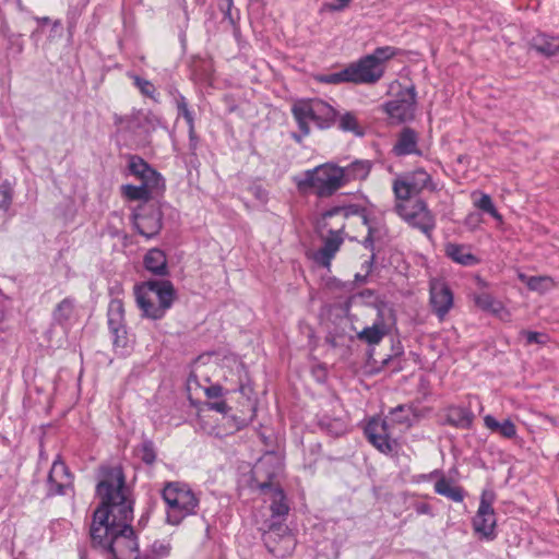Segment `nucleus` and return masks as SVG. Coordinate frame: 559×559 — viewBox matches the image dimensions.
I'll use <instances>...</instances> for the list:
<instances>
[{
    "instance_id": "f257e3e1",
    "label": "nucleus",
    "mask_w": 559,
    "mask_h": 559,
    "mask_svg": "<svg viewBox=\"0 0 559 559\" xmlns=\"http://www.w3.org/2000/svg\"><path fill=\"white\" fill-rule=\"evenodd\" d=\"M96 493L100 504L94 511L90 528L93 548L111 559H140L139 544L131 526L133 500L122 469H103Z\"/></svg>"
},
{
    "instance_id": "f03ea898",
    "label": "nucleus",
    "mask_w": 559,
    "mask_h": 559,
    "mask_svg": "<svg viewBox=\"0 0 559 559\" xmlns=\"http://www.w3.org/2000/svg\"><path fill=\"white\" fill-rule=\"evenodd\" d=\"M134 296L143 317L160 320L171 308L176 290L168 280L146 281L134 286Z\"/></svg>"
},
{
    "instance_id": "7ed1b4c3",
    "label": "nucleus",
    "mask_w": 559,
    "mask_h": 559,
    "mask_svg": "<svg viewBox=\"0 0 559 559\" xmlns=\"http://www.w3.org/2000/svg\"><path fill=\"white\" fill-rule=\"evenodd\" d=\"M292 115L299 129V133H293L292 138L301 143L311 132L310 122L321 130L329 129L335 122L337 111L320 98H308L296 100L292 105Z\"/></svg>"
},
{
    "instance_id": "20e7f679",
    "label": "nucleus",
    "mask_w": 559,
    "mask_h": 559,
    "mask_svg": "<svg viewBox=\"0 0 559 559\" xmlns=\"http://www.w3.org/2000/svg\"><path fill=\"white\" fill-rule=\"evenodd\" d=\"M162 497L166 503V522L170 525H179L186 518L198 512L200 498L186 483H166Z\"/></svg>"
},
{
    "instance_id": "39448f33",
    "label": "nucleus",
    "mask_w": 559,
    "mask_h": 559,
    "mask_svg": "<svg viewBox=\"0 0 559 559\" xmlns=\"http://www.w3.org/2000/svg\"><path fill=\"white\" fill-rule=\"evenodd\" d=\"M343 175L340 166L326 163L306 170L301 178H295V182L302 193L312 192L319 198H329L345 186Z\"/></svg>"
},
{
    "instance_id": "423d86ee",
    "label": "nucleus",
    "mask_w": 559,
    "mask_h": 559,
    "mask_svg": "<svg viewBox=\"0 0 559 559\" xmlns=\"http://www.w3.org/2000/svg\"><path fill=\"white\" fill-rule=\"evenodd\" d=\"M395 49L390 46L378 47L370 55L352 62L344 69L349 82L356 84H374L384 74L385 62L395 56Z\"/></svg>"
},
{
    "instance_id": "0eeeda50",
    "label": "nucleus",
    "mask_w": 559,
    "mask_h": 559,
    "mask_svg": "<svg viewBox=\"0 0 559 559\" xmlns=\"http://www.w3.org/2000/svg\"><path fill=\"white\" fill-rule=\"evenodd\" d=\"M352 216H358L364 225L368 227V235L364 239V246L367 249L373 248L374 233L376 230L370 225L365 209L358 205L348 206H336L326 211L320 221V227L322 230H326L329 234H334L337 227L342 226V236H344L345 221Z\"/></svg>"
},
{
    "instance_id": "6e6552de",
    "label": "nucleus",
    "mask_w": 559,
    "mask_h": 559,
    "mask_svg": "<svg viewBox=\"0 0 559 559\" xmlns=\"http://www.w3.org/2000/svg\"><path fill=\"white\" fill-rule=\"evenodd\" d=\"M283 472V463L275 453H266L252 467V485L260 493L280 486L278 477Z\"/></svg>"
},
{
    "instance_id": "1a4fd4ad",
    "label": "nucleus",
    "mask_w": 559,
    "mask_h": 559,
    "mask_svg": "<svg viewBox=\"0 0 559 559\" xmlns=\"http://www.w3.org/2000/svg\"><path fill=\"white\" fill-rule=\"evenodd\" d=\"M395 212L411 226L418 228L428 237L431 236L436 227V219L424 201L417 200L412 204L400 201L395 205Z\"/></svg>"
},
{
    "instance_id": "9d476101",
    "label": "nucleus",
    "mask_w": 559,
    "mask_h": 559,
    "mask_svg": "<svg viewBox=\"0 0 559 559\" xmlns=\"http://www.w3.org/2000/svg\"><path fill=\"white\" fill-rule=\"evenodd\" d=\"M437 189L431 176L418 168L393 182V192L399 201H408L412 195L421 193L424 190L435 191Z\"/></svg>"
},
{
    "instance_id": "9b49d317",
    "label": "nucleus",
    "mask_w": 559,
    "mask_h": 559,
    "mask_svg": "<svg viewBox=\"0 0 559 559\" xmlns=\"http://www.w3.org/2000/svg\"><path fill=\"white\" fill-rule=\"evenodd\" d=\"M263 542L267 550L280 558L289 556L296 546L294 535L289 532L288 526L282 522H272L269 525L267 531L263 533Z\"/></svg>"
},
{
    "instance_id": "f8f14e48",
    "label": "nucleus",
    "mask_w": 559,
    "mask_h": 559,
    "mask_svg": "<svg viewBox=\"0 0 559 559\" xmlns=\"http://www.w3.org/2000/svg\"><path fill=\"white\" fill-rule=\"evenodd\" d=\"M383 108L395 123L413 120L416 110L415 88L412 86L400 91L394 99L384 104Z\"/></svg>"
},
{
    "instance_id": "ddd939ff",
    "label": "nucleus",
    "mask_w": 559,
    "mask_h": 559,
    "mask_svg": "<svg viewBox=\"0 0 559 559\" xmlns=\"http://www.w3.org/2000/svg\"><path fill=\"white\" fill-rule=\"evenodd\" d=\"M493 495L484 491L476 515L473 519V528L480 537L492 540L496 537V515L492 508Z\"/></svg>"
},
{
    "instance_id": "4468645a",
    "label": "nucleus",
    "mask_w": 559,
    "mask_h": 559,
    "mask_svg": "<svg viewBox=\"0 0 559 559\" xmlns=\"http://www.w3.org/2000/svg\"><path fill=\"white\" fill-rule=\"evenodd\" d=\"M133 222L139 234L150 239L160 231L163 213L157 205L145 204L133 214Z\"/></svg>"
},
{
    "instance_id": "2eb2a0df",
    "label": "nucleus",
    "mask_w": 559,
    "mask_h": 559,
    "mask_svg": "<svg viewBox=\"0 0 559 559\" xmlns=\"http://www.w3.org/2000/svg\"><path fill=\"white\" fill-rule=\"evenodd\" d=\"M369 442L381 453L390 454L397 448V442L391 437L390 424L385 419L372 418L365 428Z\"/></svg>"
},
{
    "instance_id": "dca6fc26",
    "label": "nucleus",
    "mask_w": 559,
    "mask_h": 559,
    "mask_svg": "<svg viewBox=\"0 0 559 559\" xmlns=\"http://www.w3.org/2000/svg\"><path fill=\"white\" fill-rule=\"evenodd\" d=\"M429 302L436 316L443 320L453 307V294L448 284L439 278L429 283Z\"/></svg>"
},
{
    "instance_id": "f3484780",
    "label": "nucleus",
    "mask_w": 559,
    "mask_h": 559,
    "mask_svg": "<svg viewBox=\"0 0 559 559\" xmlns=\"http://www.w3.org/2000/svg\"><path fill=\"white\" fill-rule=\"evenodd\" d=\"M48 496L64 495L72 487V476L63 462L55 461L48 475Z\"/></svg>"
},
{
    "instance_id": "a211bd4d",
    "label": "nucleus",
    "mask_w": 559,
    "mask_h": 559,
    "mask_svg": "<svg viewBox=\"0 0 559 559\" xmlns=\"http://www.w3.org/2000/svg\"><path fill=\"white\" fill-rule=\"evenodd\" d=\"M344 241V236H342V226L340 225L335 233L329 234L323 237V246L314 253V260L318 264L329 269L332 262V259L335 257L336 252L340 250L342 243Z\"/></svg>"
},
{
    "instance_id": "6ab92c4d",
    "label": "nucleus",
    "mask_w": 559,
    "mask_h": 559,
    "mask_svg": "<svg viewBox=\"0 0 559 559\" xmlns=\"http://www.w3.org/2000/svg\"><path fill=\"white\" fill-rule=\"evenodd\" d=\"M425 477L437 479L435 483L436 493L443 496L454 502H462L464 500V489L457 486L454 480L447 478L441 471L435 469Z\"/></svg>"
},
{
    "instance_id": "aec40b11",
    "label": "nucleus",
    "mask_w": 559,
    "mask_h": 559,
    "mask_svg": "<svg viewBox=\"0 0 559 559\" xmlns=\"http://www.w3.org/2000/svg\"><path fill=\"white\" fill-rule=\"evenodd\" d=\"M129 170L132 175L140 178L146 185L160 186L164 188L163 177L154 170L142 157L138 155L129 156Z\"/></svg>"
},
{
    "instance_id": "412c9836",
    "label": "nucleus",
    "mask_w": 559,
    "mask_h": 559,
    "mask_svg": "<svg viewBox=\"0 0 559 559\" xmlns=\"http://www.w3.org/2000/svg\"><path fill=\"white\" fill-rule=\"evenodd\" d=\"M393 152L397 156L411 154L420 156L423 152L418 148V133L411 128H404L397 136Z\"/></svg>"
},
{
    "instance_id": "4be33fe9",
    "label": "nucleus",
    "mask_w": 559,
    "mask_h": 559,
    "mask_svg": "<svg viewBox=\"0 0 559 559\" xmlns=\"http://www.w3.org/2000/svg\"><path fill=\"white\" fill-rule=\"evenodd\" d=\"M265 501H270V510L272 518H285L289 512V506L283 488L280 486L273 487L262 493Z\"/></svg>"
},
{
    "instance_id": "5701e85b",
    "label": "nucleus",
    "mask_w": 559,
    "mask_h": 559,
    "mask_svg": "<svg viewBox=\"0 0 559 559\" xmlns=\"http://www.w3.org/2000/svg\"><path fill=\"white\" fill-rule=\"evenodd\" d=\"M146 271L157 276H166L168 274L167 258L163 250L158 248L150 249L143 259Z\"/></svg>"
},
{
    "instance_id": "b1692460",
    "label": "nucleus",
    "mask_w": 559,
    "mask_h": 559,
    "mask_svg": "<svg viewBox=\"0 0 559 559\" xmlns=\"http://www.w3.org/2000/svg\"><path fill=\"white\" fill-rule=\"evenodd\" d=\"M474 421V414L463 406H449L445 413V423L452 427L469 429Z\"/></svg>"
},
{
    "instance_id": "393cba45",
    "label": "nucleus",
    "mask_w": 559,
    "mask_h": 559,
    "mask_svg": "<svg viewBox=\"0 0 559 559\" xmlns=\"http://www.w3.org/2000/svg\"><path fill=\"white\" fill-rule=\"evenodd\" d=\"M531 46L540 55L551 58L559 56V36L544 33L537 34L531 40Z\"/></svg>"
},
{
    "instance_id": "a878e982",
    "label": "nucleus",
    "mask_w": 559,
    "mask_h": 559,
    "mask_svg": "<svg viewBox=\"0 0 559 559\" xmlns=\"http://www.w3.org/2000/svg\"><path fill=\"white\" fill-rule=\"evenodd\" d=\"M445 254L454 262L465 266L478 263V259L471 252L469 248L464 245L448 243L445 246Z\"/></svg>"
},
{
    "instance_id": "bb28decb",
    "label": "nucleus",
    "mask_w": 559,
    "mask_h": 559,
    "mask_svg": "<svg viewBox=\"0 0 559 559\" xmlns=\"http://www.w3.org/2000/svg\"><path fill=\"white\" fill-rule=\"evenodd\" d=\"M75 309V299L71 297H67L61 300L52 312V319L55 323L62 328H67L69 325L70 320L74 314Z\"/></svg>"
},
{
    "instance_id": "cd10ccee",
    "label": "nucleus",
    "mask_w": 559,
    "mask_h": 559,
    "mask_svg": "<svg viewBox=\"0 0 559 559\" xmlns=\"http://www.w3.org/2000/svg\"><path fill=\"white\" fill-rule=\"evenodd\" d=\"M344 171L343 181L346 185L350 180L366 179L370 173L371 164L368 160H355L346 167H341Z\"/></svg>"
},
{
    "instance_id": "c85d7f7f",
    "label": "nucleus",
    "mask_w": 559,
    "mask_h": 559,
    "mask_svg": "<svg viewBox=\"0 0 559 559\" xmlns=\"http://www.w3.org/2000/svg\"><path fill=\"white\" fill-rule=\"evenodd\" d=\"M484 424L487 429L492 432H498L503 438L512 439L516 436V427L510 419L499 423L493 416L486 415L484 417Z\"/></svg>"
},
{
    "instance_id": "c756f323",
    "label": "nucleus",
    "mask_w": 559,
    "mask_h": 559,
    "mask_svg": "<svg viewBox=\"0 0 559 559\" xmlns=\"http://www.w3.org/2000/svg\"><path fill=\"white\" fill-rule=\"evenodd\" d=\"M108 328L116 330L126 326L124 322V307L119 298L111 299L107 310Z\"/></svg>"
},
{
    "instance_id": "7c9ffc66",
    "label": "nucleus",
    "mask_w": 559,
    "mask_h": 559,
    "mask_svg": "<svg viewBox=\"0 0 559 559\" xmlns=\"http://www.w3.org/2000/svg\"><path fill=\"white\" fill-rule=\"evenodd\" d=\"M171 549L170 539H157L145 549L142 556L140 555V559H165L170 555Z\"/></svg>"
},
{
    "instance_id": "2f4dec72",
    "label": "nucleus",
    "mask_w": 559,
    "mask_h": 559,
    "mask_svg": "<svg viewBox=\"0 0 559 559\" xmlns=\"http://www.w3.org/2000/svg\"><path fill=\"white\" fill-rule=\"evenodd\" d=\"M386 333L388 331L383 323H374L373 325L367 326L362 331L358 332L357 336L360 341L370 345H377L382 341Z\"/></svg>"
},
{
    "instance_id": "473e14b6",
    "label": "nucleus",
    "mask_w": 559,
    "mask_h": 559,
    "mask_svg": "<svg viewBox=\"0 0 559 559\" xmlns=\"http://www.w3.org/2000/svg\"><path fill=\"white\" fill-rule=\"evenodd\" d=\"M338 128L344 132H352L356 136H364L365 130L355 112L347 111L340 116Z\"/></svg>"
},
{
    "instance_id": "72a5a7b5",
    "label": "nucleus",
    "mask_w": 559,
    "mask_h": 559,
    "mask_svg": "<svg viewBox=\"0 0 559 559\" xmlns=\"http://www.w3.org/2000/svg\"><path fill=\"white\" fill-rule=\"evenodd\" d=\"M159 186L146 185L143 182L141 186L127 185L122 187L123 195L129 200H148L152 190Z\"/></svg>"
},
{
    "instance_id": "f704fd0d",
    "label": "nucleus",
    "mask_w": 559,
    "mask_h": 559,
    "mask_svg": "<svg viewBox=\"0 0 559 559\" xmlns=\"http://www.w3.org/2000/svg\"><path fill=\"white\" fill-rule=\"evenodd\" d=\"M130 78L133 80L134 85L140 90L142 95L150 97L155 103H159V94L151 81L142 79L139 75H130Z\"/></svg>"
},
{
    "instance_id": "c9c22d12",
    "label": "nucleus",
    "mask_w": 559,
    "mask_h": 559,
    "mask_svg": "<svg viewBox=\"0 0 559 559\" xmlns=\"http://www.w3.org/2000/svg\"><path fill=\"white\" fill-rule=\"evenodd\" d=\"M174 102L178 110V116L183 117L188 127L192 130V122H194V118L192 111L189 109L186 97L179 92H176L174 94Z\"/></svg>"
},
{
    "instance_id": "e433bc0d",
    "label": "nucleus",
    "mask_w": 559,
    "mask_h": 559,
    "mask_svg": "<svg viewBox=\"0 0 559 559\" xmlns=\"http://www.w3.org/2000/svg\"><path fill=\"white\" fill-rule=\"evenodd\" d=\"M520 278L522 281H524L527 285V287L532 290H545V289H548L551 284H552V281L550 277H547V276H531V277H526L524 275H520Z\"/></svg>"
},
{
    "instance_id": "4c0bfd02",
    "label": "nucleus",
    "mask_w": 559,
    "mask_h": 559,
    "mask_svg": "<svg viewBox=\"0 0 559 559\" xmlns=\"http://www.w3.org/2000/svg\"><path fill=\"white\" fill-rule=\"evenodd\" d=\"M411 407L406 405H399L393 408L390 413L391 421L394 424L404 425L405 427H409L411 424Z\"/></svg>"
},
{
    "instance_id": "58836bf2",
    "label": "nucleus",
    "mask_w": 559,
    "mask_h": 559,
    "mask_svg": "<svg viewBox=\"0 0 559 559\" xmlns=\"http://www.w3.org/2000/svg\"><path fill=\"white\" fill-rule=\"evenodd\" d=\"M475 206H477L479 210L490 214L495 219L502 221V216L499 214V212L495 207L489 194L483 193L480 195V198L477 201H475Z\"/></svg>"
},
{
    "instance_id": "ea45409f",
    "label": "nucleus",
    "mask_w": 559,
    "mask_h": 559,
    "mask_svg": "<svg viewBox=\"0 0 559 559\" xmlns=\"http://www.w3.org/2000/svg\"><path fill=\"white\" fill-rule=\"evenodd\" d=\"M140 459L147 465H152L156 461V452L154 443L151 440H144L139 449Z\"/></svg>"
},
{
    "instance_id": "a19ab883",
    "label": "nucleus",
    "mask_w": 559,
    "mask_h": 559,
    "mask_svg": "<svg viewBox=\"0 0 559 559\" xmlns=\"http://www.w3.org/2000/svg\"><path fill=\"white\" fill-rule=\"evenodd\" d=\"M13 190L8 181L0 183V211L8 212L12 204Z\"/></svg>"
},
{
    "instance_id": "79ce46f5",
    "label": "nucleus",
    "mask_w": 559,
    "mask_h": 559,
    "mask_svg": "<svg viewBox=\"0 0 559 559\" xmlns=\"http://www.w3.org/2000/svg\"><path fill=\"white\" fill-rule=\"evenodd\" d=\"M314 79L320 83L325 84H340L343 82H349V76L344 74V70L329 74H318Z\"/></svg>"
},
{
    "instance_id": "37998d69",
    "label": "nucleus",
    "mask_w": 559,
    "mask_h": 559,
    "mask_svg": "<svg viewBox=\"0 0 559 559\" xmlns=\"http://www.w3.org/2000/svg\"><path fill=\"white\" fill-rule=\"evenodd\" d=\"M112 335V344L116 348L124 349L129 345V337L127 326L120 328L119 331L115 329L109 330Z\"/></svg>"
},
{
    "instance_id": "c03bdc74",
    "label": "nucleus",
    "mask_w": 559,
    "mask_h": 559,
    "mask_svg": "<svg viewBox=\"0 0 559 559\" xmlns=\"http://www.w3.org/2000/svg\"><path fill=\"white\" fill-rule=\"evenodd\" d=\"M475 304L484 310H490L493 312L499 311V309L501 308L500 304L495 301L492 297L488 294H481L476 296Z\"/></svg>"
},
{
    "instance_id": "a18cd8bd",
    "label": "nucleus",
    "mask_w": 559,
    "mask_h": 559,
    "mask_svg": "<svg viewBox=\"0 0 559 559\" xmlns=\"http://www.w3.org/2000/svg\"><path fill=\"white\" fill-rule=\"evenodd\" d=\"M140 124L145 128L147 132L156 130L160 126V118L152 111L141 115Z\"/></svg>"
},
{
    "instance_id": "49530a36",
    "label": "nucleus",
    "mask_w": 559,
    "mask_h": 559,
    "mask_svg": "<svg viewBox=\"0 0 559 559\" xmlns=\"http://www.w3.org/2000/svg\"><path fill=\"white\" fill-rule=\"evenodd\" d=\"M520 334L526 338V345H544L549 341V336L546 333L523 330Z\"/></svg>"
},
{
    "instance_id": "de8ad7c7",
    "label": "nucleus",
    "mask_w": 559,
    "mask_h": 559,
    "mask_svg": "<svg viewBox=\"0 0 559 559\" xmlns=\"http://www.w3.org/2000/svg\"><path fill=\"white\" fill-rule=\"evenodd\" d=\"M335 1H336L335 4H332V3L324 4L323 9L330 10V11H342L346 7H348V4L350 3L352 0H335Z\"/></svg>"
},
{
    "instance_id": "09e8293b",
    "label": "nucleus",
    "mask_w": 559,
    "mask_h": 559,
    "mask_svg": "<svg viewBox=\"0 0 559 559\" xmlns=\"http://www.w3.org/2000/svg\"><path fill=\"white\" fill-rule=\"evenodd\" d=\"M209 408L221 414H226L229 411V407L225 401L209 403Z\"/></svg>"
},
{
    "instance_id": "8fccbe9b",
    "label": "nucleus",
    "mask_w": 559,
    "mask_h": 559,
    "mask_svg": "<svg viewBox=\"0 0 559 559\" xmlns=\"http://www.w3.org/2000/svg\"><path fill=\"white\" fill-rule=\"evenodd\" d=\"M224 393V390L221 385H211L206 388L205 394L209 399H217L221 397Z\"/></svg>"
},
{
    "instance_id": "3c124183",
    "label": "nucleus",
    "mask_w": 559,
    "mask_h": 559,
    "mask_svg": "<svg viewBox=\"0 0 559 559\" xmlns=\"http://www.w3.org/2000/svg\"><path fill=\"white\" fill-rule=\"evenodd\" d=\"M332 427H334V428H335V431H334V432H335L336 435H338L340 432H342V431H343V424H342L340 420H335V421H333V423L329 424V425L326 426V429H328L329 431H332V430H331V428H332Z\"/></svg>"
},
{
    "instance_id": "603ef678",
    "label": "nucleus",
    "mask_w": 559,
    "mask_h": 559,
    "mask_svg": "<svg viewBox=\"0 0 559 559\" xmlns=\"http://www.w3.org/2000/svg\"><path fill=\"white\" fill-rule=\"evenodd\" d=\"M416 512L418 514H428L430 513V506L427 503H420L416 506Z\"/></svg>"
},
{
    "instance_id": "864d4df0",
    "label": "nucleus",
    "mask_w": 559,
    "mask_h": 559,
    "mask_svg": "<svg viewBox=\"0 0 559 559\" xmlns=\"http://www.w3.org/2000/svg\"><path fill=\"white\" fill-rule=\"evenodd\" d=\"M189 138H190V142H191V148L195 150L197 136H195V131H194V122H192V133H191V129L189 128Z\"/></svg>"
},
{
    "instance_id": "5fc2aeb1",
    "label": "nucleus",
    "mask_w": 559,
    "mask_h": 559,
    "mask_svg": "<svg viewBox=\"0 0 559 559\" xmlns=\"http://www.w3.org/2000/svg\"><path fill=\"white\" fill-rule=\"evenodd\" d=\"M36 21L41 24H47L49 22V17H36Z\"/></svg>"
},
{
    "instance_id": "6e6d98bb",
    "label": "nucleus",
    "mask_w": 559,
    "mask_h": 559,
    "mask_svg": "<svg viewBox=\"0 0 559 559\" xmlns=\"http://www.w3.org/2000/svg\"><path fill=\"white\" fill-rule=\"evenodd\" d=\"M426 475H427V474L420 475V476H419V477H420V479H423V480H430L431 478H427V477H425Z\"/></svg>"
},
{
    "instance_id": "4d7b16f0",
    "label": "nucleus",
    "mask_w": 559,
    "mask_h": 559,
    "mask_svg": "<svg viewBox=\"0 0 559 559\" xmlns=\"http://www.w3.org/2000/svg\"><path fill=\"white\" fill-rule=\"evenodd\" d=\"M226 1L228 3V7H230L231 5V0H226Z\"/></svg>"
}]
</instances>
